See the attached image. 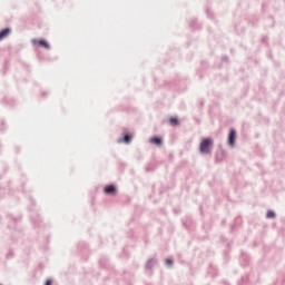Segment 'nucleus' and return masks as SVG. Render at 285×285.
<instances>
[{
  "mask_svg": "<svg viewBox=\"0 0 285 285\" xmlns=\"http://www.w3.org/2000/svg\"><path fill=\"white\" fill-rule=\"evenodd\" d=\"M210 148H213V139L204 138L200 141V147H199L200 153H203V155H208L210 153Z\"/></svg>",
  "mask_w": 285,
  "mask_h": 285,
  "instance_id": "nucleus-1",
  "label": "nucleus"
},
{
  "mask_svg": "<svg viewBox=\"0 0 285 285\" xmlns=\"http://www.w3.org/2000/svg\"><path fill=\"white\" fill-rule=\"evenodd\" d=\"M235 139H237V131L232 128L228 135V144L230 146H235Z\"/></svg>",
  "mask_w": 285,
  "mask_h": 285,
  "instance_id": "nucleus-2",
  "label": "nucleus"
},
{
  "mask_svg": "<svg viewBox=\"0 0 285 285\" xmlns=\"http://www.w3.org/2000/svg\"><path fill=\"white\" fill-rule=\"evenodd\" d=\"M33 46H40V48H45L46 50L50 49V45L46 40H33Z\"/></svg>",
  "mask_w": 285,
  "mask_h": 285,
  "instance_id": "nucleus-3",
  "label": "nucleus"
},
{
  "mask_svg": "<svg viewBox=\"0 0 285 285\" xmlns=\"http://www.w3.org/2000/svg\"><path fill=\"white\" fill-rule=\"evenodd\" d=\"M104 190H105L106 195H115V191L117 189L115 188V185H108L105 187Z\"/></svg>",
  "mask_w": 285,
  "mask_h": 285,
  "instance_id": "nucleus-4",
  "label": "nucleus"
},
{
  "mask_svg": "<svg viewBox=\"0 0 285 285\" xmlns=\"http://www.w3.org/2000/svg\"><path fill=\"white\" fill-rule=\"evenodd\" d=\"M8 35H10L9 28H6L2 31H0V41H3V39H6L8 37Z\"/></svg>",
  "mask_w": 285,
  "mask_h": 285,
  "instance_id": "nucleus-5",
  "label": "nucleus"
},
{
  "mask_svg": "<svg viewBox=\"0 0 285 285\" xmlns=\"http://www.w3.org/2000/svg\"><path fill=\"white\" fill-rule=\"evenodd\" d=\"M150 144H154L155 146H161L163 140L159 137H154L149 139Z\"/></svg>",
  "mask_w": 285,
  "mask_h": 285,
  "instance_id": "nucleus-6",
  "label": "nucleus"
},
{
  "mask_svg": "<svg viewBox=\"0 0 285 285\" xmlns=\"http://www.w3.org/2000/svg\"><path fill=\"white\" fill-rule=\"evenodd\" d=\"M130 135H125L122 138H120L118 141L119 144H130Z\"/></svg>",
  "mask_w": 285,
  "mask_h": 285,
  "instance_id": "nucleus-7",
  "label": "nucleus"
},
{
  "mask_svg": "<svg viewBox=\"0 0 285 285\" xmlns=\"http://www.w3.org/2000/svg\"><path fill=\"white\" fill-rule=\"evenodd\" d=\"M169 124H171V126H179V120L175 117L169 119Z\"/></svg>",
  "mask_w": 285,
  "mask_h": 285,
  "instance_id": "nucleus-8",
  "label": "nucleus"
},
{
  "mask_svg": "<svg viewBox=\"0 0 285 285\" xmlns=\"http://www.w3.org/2000/svg\"><path fill=\"white\" fill-rule=\"evenodd\" d=\"M273 217H275V212L273 210L267 212V218L273 219Z\"/></svg>",
  "mask_w": 285,
  "mask_h": 285,
  "instance_id": "nucleus-9",
  "label": "nucleus"
},
{
  "mask_svg": "<svg viewBox=\"0 0 285 285\" xmlns=\"http://www.w3.org/2000/svg\"><path fill=\"white\" fill-rule=\"evenodd\" d=\"M166 264H167V266H173V259L167 258V259H166Z\"/></svg>",
  "mask_w": 285,
  "mask_h": 285,
  "instance_id": "nucleus-10",
  "label": "nucleus"
}]
</instances>
